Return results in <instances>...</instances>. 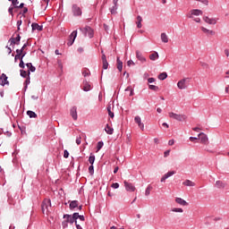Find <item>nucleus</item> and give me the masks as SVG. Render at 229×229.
Returning <instances> with one entry per match:
<instances>
[{
  "instance_id": "obj_13",
  "label": "nucleus",
  "mask_w": 229,
  "mask_h": 229,
  "mask_svg": "<svg viewBox=\"0 0 229 229\" xmlns=\"http://www.w3.org/2000/svg\"><path fill=\"white\" fill-rule=\"evenodd\" d=\"M177 87L178 89H180V90H183L187 89V79H182L179 81L177 83Z\"/></svg>"
},
{
  "instance_id": "obj_52",
  "label": "nucleus",
  "mask_w": 229,
  "mask_h": 229,
  "mask_svg": "<svg viewBox=\"0 0 229 229\" xmlns=\"http://www.w3.org/2000/svg\"><path fill=\"white\" fill-rule=\"evenodd\" d=\"M30 75H28L26 81H24V85L28 86V85H30Z\"/></svg>"
},
{
  "instance_id": "obj_4",
  "label": "nucleus",
  "mask_w": 229,
  "mask_h": 229,
  "mask_svg": "<svg viewBox=\"0 0 229 229\" xmlns=\"http://www.w3.org/2000/svg\"><path fill=\"white\" fill-rule=\"evenodd\" d=\"M72 13L73 17H81L83 12L81 11V8H80V6H78V4H73L72 5Z\"/></svg>"
},
{
  "instance_id": "obj_48",
  "label": "nucleus",
  "mask_w": 229,
  "mask_h": 229,
  "mask_svg": "<svg viewBox=\"0 0 229 229\" xmlns=\"http://www.w3.org/2000/svg\"><path fill=\"white\" fill-rule=\"evenodd\" d=\"M102 64H103L104 70L108 69V61H102Z\"/></svg>"
},
{
  "instance_id": "obj_20",
  "label": "nucleus",
  "mask_w": 229,
  "mask_h": 229,
  "mask_svg": "<svg viewBox=\"0 0 229 229\" xmlns=\"http://www.w3.org/2000/svg\"><path fill=\"white\" fill-rule=\"evenodd\" d=\"M158 58H160V55H158V52H154L149 55V59L152 62H155L156 60H158Z\"/></svg>"
},
{
  "instance_id": "obj_34",
  "label": "nucleus",
  "mask_w": 229,
  "mask_h": 229,
  "mask_svg": "<svg viewBox=\"0 0 229 229\" xmlns=\"http://www.w3.org/2000/svg\"><path fill=\"white\" fill-rule=\"evenodd\" d=\"M89 162L90 164V165H94V162H96V156H94V154H90L89 157Z\"/></svg>"
},
{
  "instance_id": "obj_3",
  "label": "nucleus",
  "mask_w": 229,
  "mask_h": 229,
  "mask_svg": "<svg viewBox=\"0 0 229 229\" xmlns=\"http://www.w3.org/2000/svg\"><path fill=\"white\" fill-rule=\"evenodd\" d=\"M168 114L171 119H174L175 121L179 122L185 121L187 119V115L185 114H178L174 112H170Z\"/></svg>"
},
{
  "instance_id": "obj_36",
  "label": "nucleus",
  "mask_w": 229,
  "mask_h": 229,
  "mask_svg": "<svg viewBox=\"0 0 229 229\" xmlns=\"http://www.w3.org/2000/svg\"><path fill=\"white\" fill-rule=\"evenodd\" d=\"M174 174H176V172L175 171H170V172H167L166 174H165L164 176L167 180V178H171V176H173Z\"/></svg>"
},
{
  "instance_id": "obj_62",
  "label": "nucleus",
  "mask_w": 229,
  "mask_h": 229,
  "mask_svg": "<svg viewBox=\"0 0 229 229\" xmlns=\"http://www.w3.org/2000/svg\"><path fill=\"white\" fill-rule=\"evenodd\" d=\"M103 26H104L105 31H108V30H110L108 25H106V23H104Z\"/></svg>"
},
{
  "instance_id": "obj_42",
  "label": "nucleus",
  "mask_w": 229,
  "mask_h": 229,
  "mask_svg": "<svg viewBox=\"0 0 229 229\" xmlns=\"http://www.w3.org/2000/svg\"><path fill=\"white\" fill-rule=\"evenodd\" d=\"M103 146H105V143L103 141H98L97 144V150L99 151Z\"/></svg>"
},
{
  "instance_id": "obj_60",
  "label": "nucleus",
  "mask_w": 229,
  "mask_h": 229,
  "mask_svg": "<svg viewBox=\"0 0 229 229\" xmlns=\"http://www.w3.org/2000/svg\"><path fill=\"white\" fill-rule=\"evenodd\" d=\"M198 137H190L191 142H194V140H198Z\"/></svg>"
},
{
  "instance_id": "obj_38",
  "label": "nucleus",
  "mask_w": 229,
  "mask_h": 229,
  "mask_svg": "<svg viewBox=\"0 0 229 229\" xmlns=\"http://www.w3.org/2000/svg\"><path fill=\"white\" fill-rule=\"evenodd\" d=\"M76 220L80 219V221H85V216L83 215H80V213H75Z\"/></svg>"
},
{
  "instance_id": "obj_33",
  "label": "nucleus",
  "mask_w": 229,
  "mask_h": 229,
  "mask_svg": "<svg viewBox=\"0 0 229 229\" xmlns=\"http://www.w3.org/2000/svg\"><path fill=\"white\" fill-rule=\"evenodd\" d=\"M153 186H151V184H148L145 191V196H149V194H151Z\"/></svg>"
},
{
  "instance_id": "obj_40",
  "label": "nucleus",
  "mask_w": 229,
  "mask_h": 229,
  "mask_svg": "<svg viewBox=\"0 0 229 229\" xmlns=\"http://www.w3.org/2000/svg\"><path fill=\"white\" fill-rule=\"evenodd\" d=\"M8 1H10L12 3V6H13L15 10H17V6H18L17 4H19V0H8Z\"/></svg>"
},
{
  "instance_id": "obj_44",
  "label": "nucleus",
  "mask_w": 229,
  "mask_h": 229,
  "mask_svg": "<svg viewBox=\"0 0 229 229\" xmlns=\"http://www.w3.org/2000/svg\"><path fill=\"white\" fill-rule=\"evenodd\" d=\"M172 212H178L182 214L183 212V209L182 208H174L172 209Z\"/></svg>"
},
{
  "instance_id": "obj_12",
  "label": "nucleus",
  "mask_w": 229,
  "mask_h": 229,
  "mask_svg": "<svg viewBox=\"0 0 229 229\" xmlns=\"http://www.w3.org/2000/svg\"><path fill=\"white\" fill-rule=\"evenodd\" d=\"M1 83L0 85L2 87H4V85H10V81H8V76H6L5 73H2L0 76Z\"/></svg>"
},
{
  "instance_id": "obj_54",
  "label": "nucleus",
  "mask_w": 229,
  "mask_h": 229,
  "mask_svg": "<svg viewBox=\"0 0 229 229\" xmlns=\"http://www.w3.org/2000/svg\"><path fill=\"white\" fill-rule=\"evenodd\" d=\"M68 225H69V222H68L67 220H66V221H64V222L62 223L63 228H67Z\"/></svg>"
},
{
  "instance_id": "obj_15",
  "label": "nucleus",
  "mask_w": 229,
  "mask_h": 229,
  "mask_svg": "<svg viewBox=\"0 0 229 229\" xmlns=\"http://www.w3.org/2000/svg\"><path fill=\"white\" fill-rule=\"evenodd\" d=\"M136 58L141 62V64L146 63V57H144V55H142V52L137 50L136 51Z\"/></svg>"
},
{
  "instance_id": "obj_39",
  "label": "nucleus",
  "mask_w": 229,
  "mask_h": 229,
  "mask_svg": "<svg viewBox=\"0 0 229 229\" xmlns=\"http://www.w3.org/2000/svg\"><path fill=\"white\" fill-rule=\"evenodd\" d=\"M26 13H28V7H23V9L19 13V15H22V17H26Z\"/></svg>"
},
{
  "instance_id": "obj_5",
  "label": "nucleus",
  "mask_w": 229,
  "mask_h": 229,
  "mask_svg": "<svg viewBox=\"0 0 229 229\" xmlns=\"http://www.w3.org/2000/svg\"><path fill=\"white\" fill-rule=\"evenodd\" d=\"M194 15L196 17H198L199 15H203V11H201L199 9H193V10L190 11V13L187 14V17L189 19H194Z\"/></svg>"
},
{
  "instance_id": "obj_41",
  "label": "nucleus",
  "mask_w": 229,
  "mask_h": 229,
  "mask_svg": "<svg viewBox=\"0 0 229 229\" xmlns=\"http://www.w3.org/2000/svg\"><path fill=\"white\" fill-rule=\"evenodd\" d=\"M148 89H149L150 90H154V92H158V86L148 85Z\"/></svg>"
},
{
  "instance_id": "obj_9",
  "label": "nucleus",
  "mask_w": 229,
  "mask_h": 229,
  "mask_svg": "<svg viewBox=\"0 0 229 229\" xmlns=\"http://www.w3.org/2000/svg\"><path fill=\"white\" fill-rule=\"evenodd\" d=\"M125 190L128 192H135V186L131 182H128L127 181L123 182Z\"/></svg>"
},
{
  "instance_id": "obj_37",
  "label": "nucleus",
  "mask_w": 229,
  "mask_h": 229,
  "mask_svg": "<svg viewBox=\"0 0 229 229\" xmlns=\"http://www.w3.org/2000/svg\"><path fill=\"white\" fill-rule=\"evenodd\" d=\"M167 78V72H162L158 75V80H161L162 81H164V80H165Z\"/></svg>"
},
{
  "instance_id": "obj_17",
  "label": "nucleus",
  "mask_w": 229,
  "mask_h": 229,
  "mask_svg": "<svg viewBox=\"0 0 229 229\" xmlns=\"http://www.w3.org/2000/svg\"><path fill=\"white\" fill-rule=\"evenodd\" d=\"M175 202H177L178 205H181L182 207H187V205H189V203L182 198H176Z\"/></svg>"
},
{
  "instance_id": "obj_21",
  "label": "nucleus",
  "mask_w": 229,
  "mask_h": 229,
  "mask_svg": "<svg viewBox=\"0 0 229 229\" xmlns=\"http://www.w3.org/2000/svg\"><path fill=\"white\" fill-rule=\"evenodd\" d=\"M105 131L107 133V135H114V128L110 127L108 123L105 127Z\"/></svg>"
},
{
  "instance_id": "obj_49",
  "label": "nucleus",
  "mask_w": 229,
  "mask_h": 229,
  "mask_svg": "<svg viewBox=\"0 0 229 229\" xmlns=\"http://www.w3.org/2000/svg\"><path fill=\"white\" fill-rule=\"evenodd\" d=\"M19 67L21 69H24V67H25L24 61L22 59H20Z\"/></svg>"
},
{
  "instance_id": "obj_31",
  "label": "nucleus",
  "mask_w": 229,
  "mask_h": 229,
  "mask_svg": "<svg viewBox=\"0 0 229 229\" xmlns=\"http://www.w3.org/2000/svg\"><path fill=\"white\" fill-rule=\"evenodd\" d=\"M116 62H117V69L121 72L123 71V62L121 59H119V57H117Z\"/></svg>"
},
{
  "instance_id": "obj_16",
  "label": "nucleus",
  "mask_w": 229,
  "mask_h": 229,
  "mask_svg": "<svg viewBox=\"0 0 229 229\" xmlns=\"http://www.w3.org/2000/svg\"><path fill=\"white\" fill-rule=\"evenodd\" d=\"M26 67H28V69H29L28 76H30L31 74V72H35V71H37V68L35 66H33V64H31V63H27Z\"/></svg>"
},
{
  "instance_id": "obj_57",
  "label": "nucleus",
  "mask_w": 229,
  "mask_h": 229,
  "mask_svg": "<svg viewBox=\"0 0 229 229\" xmlns=\"http://www.w3.org/2000/svg\"><path fill=\"white\" fill-rule=\"evenodd\" d=\"M127 65L130 67L131 65H135V63L132 60H129Z\"/></svg>"
},
{
  "instance_id": "obj_22",
  "label": "nucleus",
  "mask_w": 229,
  "mask_h": 229,
  "mask_svg": "<svg viewBox=\"0 0 229 229\" xmlns=\"http://www.w3.org/2000/svg\"><path fill=\"white\" fill-rule=\"evenodd\" d=\"M182 185H185V187H195L196 183L191 180H186L182 182Z\"/></svg>"
},
{
  "instance_id": "obj_26",
  "label": "nucleus",
  "mask_w": 229,
  "mask_h": 229,
  "mask_svg": "<svg viewBox=\"0 0 229 229\" xmlns=\"http://www.w3.org/2000/svg\"><path fill=\"white\" fill-rule=\"evenodd\" d=\"M205 22H207L208 24H216V19H211L208 18V16H205L204 18Z\"/></svg>"
},
{
  "instance_id": "obj_55",
  "label": "nucleus",
  "mask_w": 229,
  "mask_h": 229,
  "mask_svg": "<svg viewBox=\"0 0 229 229\" xmlns=\"http://www.w3.org/2000/svg\"><path fill=\"white\" fill-rule=\"evenodd\" d=\"M25 56H26V52H22V53L20 55V57L18 58V60H22Z\"/></svg>"
},
{
  "instance_id": "obj_25",
  "label": "nucleus",
  "mask_w": 229,
  "mask_h": 229,
  "mask_svg": "<svg viewBox=\"0 0 229 229\" xmlns=\"http://www.w3.org/2000/svg\"><path fill=\"white\" fill-rule=\"evenodd\" d=\"M136 24H137V28H138L139 30H140V28H142V16H140V15H138V16H137Z\"/></svg>"
},
{
  "instance_id": "obj_30",
  "label": "nucleus",
  "mask_w": 229,
  "mask_h": 229,
  "mask_svg": "<svg viewBox=\"0 0 229 229\" xmlns=\"http://www.w3.org/2000/svg\"><path fill=\"white\" fill-rule=\"evenodd\" d=\"M27 115H29V117H30V119H35V118H37V113H35V112H33V111H30V110L27 111Z\"/></svg>"
},
{
  "instance_id": "obj_8",
  "label": "nucleus",
  "mask_w": 229,
  "mask_h": 229,
  "mask_svg": "<svg viewBox=\"0 0 229 229\" xmlns=\"http://www.w3.org/2000/svg\"><path fill=\"white\" fill-rule=\"evenodd\" d=\"M9 42L11 43L10 46H19L21 44V34H17L16 38L12 37L9 39Z\"/></svg>"
},
{
  "instance_id": "obj_18",
  "label": "nucleus",
  "mask_w": 229,
  "mask_h": 229,
  "mask_svg": "<svg viewBox=\"0 0 229 229\" xmlns=\"http://www.w3.org/2000/svg\"><path fill=\"white\" fill-rule=\"evenodd\" d=\"M90 89H91V86H90V84L89 83V81H83V88H82V90H84V92H89V91H90Z\"/></svg>"
},
{
  "instance_id": "obj_46",
  "label": "nucleus",
  "mask_w": 229,
  "mask_h": 229,
  "mask_svg": "<svg viewBox=\"0 0 229 229\" xmlns=\"http://www.w3.org/2000/svg\"><path fill=\"white\" fill-rule=\"evenodd\" d=\"M82 75L84 76V78H87V76H90V72L89 70H83Z\"/></svg>"
},
{
  "instance_id": "obj_43",
  "label": "nucleus",
  "mask_w": 229,
  "mask_h": 229,
  "mask_svg": "<svg viewBox=\"0 0 229 229\" xmlns=\"http://www.w3.org/2000/svg\"><path fill=\"white\" fill-rule=\"evenodd\" d=\"M20 72H21V78H28V72L24 70H21Z\"/></svg>"
},
{
  "instance_id": "obj_51",
  "label": "nucleus",
  "mask_w": 229,
  "mask_h": 229,
  "mask_svg": "<svg viewBox=\"0 0 229 229\" xmlns=\"http://www.w3.org/2000/svg\"><path fill=\"white\" fill-rule=\"evenodd\" d=\"M112 189H119V182H114L112 185H111Z\"/></svg>"
},
{
  "instance_id": "obj_56",
  "label": "nucleus",
  "mask_w": 229,
  "mask_h": 229,
  "mask_svg": "<svg viewBox=\"0 0 229 229\" xmlns=\"http://www.w3.org/2000/svg\"><path fill=\"white\" fill-rule=\"evenodd\" d=\"M170 153H171V150H166V151H165V152H164V157H165V158H167V157H169Z\"/></svg>"
},
{
  "instance_id": "obj_10",
  "label": "nucleus",
  "mask_w": 229,
  "mask_h": 229,
  "mask_svg": "<svg viewBox=\"0 0 229 229\" xmlns=\"http://www.w3.org/2000/svg\"><path fill=\"white\" fill-rule=\"evenodd\" d=\"M70 114L72 117L73 121H78V107L73 106L70 110Z\"/></svg>"
},
{
  "instance_id": "obj_28",
  "label": "nucleus",
  "mask_w": 229,
  "mask_h": 229,
  "mask_svg": "<svg viewBox=\"0 0 229 229\" xmlns=\"http://www.w3.org/2000/svg\"><path fill=\"white\" fill-rule=\"evenodd\" d=\"M79 202L78 200H72L70 202V209L73 210V208H78Z\"/></svg>"
},
{
  "instance_id": "obj_45",
  "label": "nucleus",
  "mask_w": 229,
  "mask_h": 229,
  "mask_svg": "<svg viewBox=\"0 0 229 229\" xmlns=\"http://www.w3.org/2000/svg\"><path fill=\"white\" fill-rule=\"evenodd\" d=\"M15 9V7H13V5H11L8 8V13H10V15H12V17H13V10Z\"/></svg>"
},
{
  "instance_id": "obj_63",
  "label": "nucleus",
  "mask_w": 229,
  "mask_h": 229,
  "mask_svg": "<svg viewBox=\"0 0 229 229\" xmlns=\"http://www.w3.org/2000/svg\"><path fill=\"white\" fill-rule=\"evenodd\" d=\"M16 26H22V20L17 21Z\"/></svg>"
},
{
  "instance_id": "obj_2",
  "label": "nucleus",
  "mask_w": 229,
  "mask_h": 229,
  "mask_svg": "<svg viewBox=\"0 0 229 229\" xmlns=\"http://www.w3.org/2000/svg\"><path fill=\"white\" fill-rule=\"evenodd\" d=\"M80 31H81L84 37H89V38H92L94 37V30H92V28L89 26L80 28Z\"/></svg>"
},
{
  "instance_id": "obj_35",
  "label": "nucleus",
  "mask_w": 229,
  "mask_h": 229,
  "mask_svg": "<svg viewBox=\"0 0 229 229\" xmlns=\"http://www.w3.org/2000/svg\"><path fill=\"white\" fill-rule=\"evenodd\" d=\"M107 112H108L109 117L114 119V112H112V106L111 105L107 106Z\"/></svg>"
},
{
  "instance_id": "obj_58",
  "label": "nucleus",
  "mask_w": 229,
  "mask_h": 229,
  "mask_svg": "<svg viewBox=\"0 0 229 229\" xmlns=\"http://www.w3.org/2000/svg\"><path fill=\"white\" fill-rule=\"evenodd\" d=\"M174 140H170L168 141V146H174Z\"/></svg>"
},
{
  "instance_id": "obj_61",
  "label": "nucleus",
  "mask_w": 229,
  "mask_h": 229,
  "mask_svg": "<svg viewBox=\"0 0 229 229\" xmlns=\"http://www.w3.org/2000/svg\"><path fill=\"white\" fill-rule=\"evenodd\" d=\"M148 81L149 83H155V78H148Z\"/></svg>"
},
{
  "instance_id": "obj_29",
  "label": "nucleus",
  "mask_w": 229,
  "mask_h": 229,
  "mask_svg": "<svg viewBox=\"0 0 229 229\" xmlns=\"http://www.w3.org/2000/svg\"><path fill=\"white\" fill-rule=\"evenodd\" d=\"M23 51L22 49H16V55L14 56V62H17L19 60L21 55H22Z\"/></svg>"
},
{
  "instance_id": "obj_59",
  "label": "nucleus",
  "mask_w": 229,
  "mask_h": 229,
  "mask_svg": "<svg viewBox=\"0 0 229 229\" xmlns=\"http://www.w3.org/2000/svg\"><path fill=\"white\" fill-rule=\"evenodd\" d=\"M143 78H144V80H148V78H149V73L145 72V73L143 74Z\"/></svg>"
},
{
  "instance_id": "obj_23",
  "label": "nucleus",
  "mask_w": 229,
  "mask_h": 229,
  "mask_svg": "<svg viewBox=\"0 0 229 229\" xmlns=\"http://www.w3.org/2000/svg\"><path fill=\"white\" fill-rule=\"evenodd\" d=\"M215 185L216 189H225L226 187V184L221 181H216Z\"/></svg>"
},
{
  "instance_id": "obj_47",
  "label": "nucleus",
  "mask_w": 229,
  "mask_h": 229,
  "mask_svg": "<svg viewBox=\"0 0 229 229\" xmlns=\"http://www.w3.org/2000/svg\"><path fill=\"white\" fill-rule=\"evenodd\" d=\"M89 174L92 176V174H94V165H90L89 166Z\"/></svg>"
},
{
  "instance_id": "obj_64",
  "label": "nucleus",
  "mask_w": 229,
  "mask_h": 229,
  "mask_svg": "<svg viewBox=\"0 0 229 229\" xmlns=\"http://www.w3.org/2000/svg\"><path fill=\"white\" fill-rule=\"evenodd\" d=\"M17 8H24V3L20 4V5H18Z\"/></svg>"
},
{
  "instance_id": "obj_32",
  "label": "nucleus",
  "mask_w": 229,
  "mask_h": 229,
  "mask_svg": "<svg viewBox=\"0 0 229 229\" xmlns=\"http://www.w3.org/2000/svg\"><path fill=\"white\" fill-rule=\"evenodd\" d=\"M110 12L112 15H115V13H117V2H114V5L110 8Z\"/></svg>"
},
{
  "instance_id": "obj_14",
  "label": "nucleus",
  "mask_w": 229,
  "mask_h": 229,
  "mask_svg": "<svg viewBox=\"0 0 229 229\" xmlns=\"http://www.w3.org/2000/svg\"><path fill=\"white\" fill-rule=\"evenodd\" d=\"M134 121L136 124H138L139 128L144 131V123H142V120L140 119V116H135Z\"/></svg>"
},
{
  "instance_id": "obj_27",
  "label": "nucleus",
  "mask_w": 229,
  "mask_h": 229,
  "mask_svg": "<svg viewBox=\"0 0 229 229\" xmlns=\"http://www.w3.org/2000/svg\"><path fill=\"white\" fill-rule=\"evenodd\" d=\"M161 40L164 42V44H167V42H169V38L165 32L161 33Z\"/></svg>"
},
{
  "instance_id": "obj_24",
  "label": "nucleus",
  "mask_w": 229,
  "mask_h": 229,
  "mask_svg": "<svg viewBox=\"0 0 229 229\" xmlns=\"http://www.w3.org/2000/svg\"><path fill=\"white\" fill-rule=\"evenodd\" d=\"M201 30L203 33H206V35H216V32L214 30H210L205 27H201Z\"/></svg>"
},
{
  "instance_id": "obj_1",
  "label": "nucleus",
  "mask_w": 229,
  "mask_h": 229,
  "mask_svg": "<svg viewBox=\"0 0 229 229\" xmlns=\"http://www.w3.org/2000/svg\"><path fill=\"white\" fill-rule=\"evenodd\" d=\"M51 208V199H45L41 205L43 214H49Z\"/></svg>"
},
{
  "instance_id": "obj_6",
  "label": "nucleus",
  "mask_w": 229,
  "mask_h": 229,
  "mask_svg": "<svg viewBox=\"0 0 229 229\" xmlns=\"http://www.w3.org/2000/svg\"><path fill=\"white\" fill-rule=\"evenodd\" d=\"M64 218L66 219V221L68 223H70L71 225H73V223H75V225H78V221L76 220L75 213H73L72 216H71V215H64Z\"/></svg>"
},
{
  "instance_id": "obj_53",
  "label": "nucleus",
  "mask_w": 229,
  "mask_h": 229,
  "mask_svg": "<svg viewBox=\"0 0 229 229\" xmlns=\"http://www.w3.org/2000/svg\"><path fill=\"white\" fill-rule=\"evenodd\" d=\"M64 158H69V151H68L67 149H65V150L64 151Z\"/></svg>"
},
{
  "instance_id": "obj_11",
  "label": "nucleus",
  "mask_w": 229,
  "mask_h": 229,
  "mask_svg": "<svg viewBox=\"0 0 229 229\" xmlns=\"http://www.w3.org/2000/svg\"><path fill=\"white\" fill-rule=\"evenodd\" d=\"M198 137H199L201 144L208 145V136L207 134L200 132Z\"/></svg>"
},
{
  "instance_id": "obj_50",
  "label": "nucleus",
  "mask_w": 229,
  "mask_h": 229,
  "mask_svg": "<svg viewBox=\"0 0 229 229\" xmlns=\"http://www.w3.org/2000/svg\"><path fill=\"white\" fill-rule=\"evenodd\" d=\"M76 144L78 146H80V144H81V136H77V138H76Z\"/></svg>"
},
{
  "instance_id": "obj_19",
  "label": "nucleus",
  "mask_w": 229,
  "mask_h": 229,
  "mask_svg": "<svg viewBox=\"0 0 229 229\" xmlns=\"http://www.w3.org/2000/svg\"><path fill=\"white\" fill-rule=\"evenodd\" d=\"M32 31H35V30H38V31H42L44 30L43 26L38 25V23L33 22L31 24Z\"/></svg>"
},
{
  "instance_id": "obj_7",
  "label": "nucleus",
  "mask_w": 229,
  "mask_h": 229,
  "mask_svg": "<svg viewBox=\"0 0 229 229\" xmlns=\"http://www.w3.org/2000/svg\"><path fill=\"white\" fill-rule=\"evenodd\" d=\"M77 37H78V30H73L70 35V39L67 42V46L69 47L72 46Z\"/></svg>"
}]
</instances>
